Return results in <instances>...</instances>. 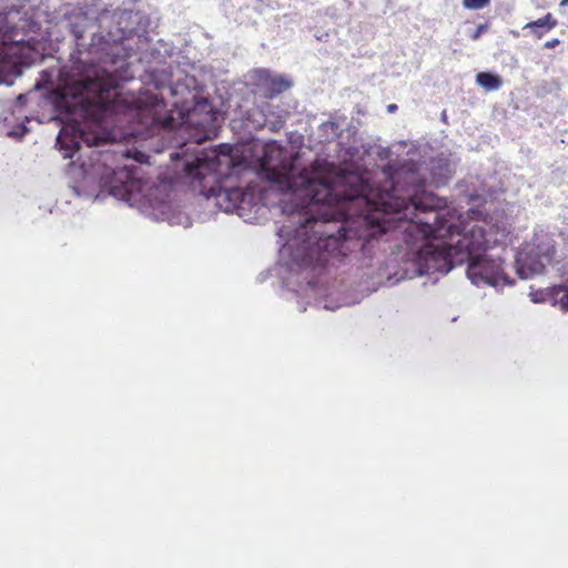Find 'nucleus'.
Masks as SVG:
<instances>
[{
    "mask_svg": "<svg viewBox=\"0 0 568 568\" xmlns=\"http://www.w3.org/2000/svg\"><path fill=\"white\" fill-rule=\"evenodd\" d=\"M560 4H561V6H566V4H568V0H562Z\"/></svg>",
    "mask_w": 568,
    "mask_h": 568,
    "instance_id": "28",
    "label": "nucleus"
},
{
    "mask_svg": "<svg viewBox=\"0 0 568 568\" xmlns=\"http://www.w3.org/2000/svg\"><path fill=\"white\" fill-rule=\"evenodd\" d=\"M71 31L77 40L78 47H84L85 43L82 42L83 40V29L81 28V23L79 22H70Z\"/></svg>",
    "mask_w": 568,
    "mask_h": 568,
    "instance_id": "16",
    "label": "nucleus"
},
{
    "mask_svg": "<svg viewBox=\"0 0 568 568\" xmlns=\"http://www.w3.org/2000/svg\"><path fill=\"white\" fill-rule=\"evenodd\" d=\"M559 43H560L559 39H556V38H555V39H551V40L547 41V42L545 43V48H547V49H554V48H555V47H557Z\"/></svg>",
    "mask_w": 568,
    "mask_h": 568,
    "instance_id": "19",
    "label": "nucleus"
},
{
    "mask_svg": "<svg viewBox=\"0 0 568 568\" xmlns=\"http://www.w3.org/2000/svg\"><path fill=\"white\" fill-rule=\"evenodd\" d=\"M109 43H114L113 41L109 40V32L106 33V36L102 33H93L90 43V51L103 50L104 45Z\"/></svg>",
    "mask_w": 568,
    "mask_h": 568,
    "instance_id": "15",
    "label": "nucleus"
},
{
    "mask_svg": "<svg viewBox=\"0 0 568 568\" xmlns=\"http://www.w3.org/2000/svg\"><path fill=\"white\" fill-rule=\"evenodd\" d=\"M27 102V94L21 93L17 97V103L24 104Z\"/></svg>",
    "mask_w": 568,
    "mask_h": 568,
    "instance_id": "21",
    "label": "nucleus"
},
{
    "mask_svg": "<svg viewBox=\"0 0 568 568\" xmlns=\"http://www.w3.org/2000/svg\"><path fill=\"white\" fill-rule=\"evenodd\" d=\"M468 213L471 219H476L477 215H479V212L477 210H469Z\"/></svg>",
    "mask_w": 568,
    "mask_h": 568,
    "instance_id": "22",
    "label": "nucleus"
},
{
    "mask_svg": "<svg viewBox=\"0 0 568 568\" xmlns=\"http://www.w3.org/2000/svg\"><path fill=\"white\" fill-rule=\"evenodd\" d=\"M557 26V20L552 17L551 13H547L542 18H539L535 21L528 22L524 26L523 30H530L538 39L542 38L544 31L551 30Z\"/></svg>",
    "mask_w": 568,
    "mask_h": 568,
    "instance_id": "11",
    "label": "nucleus"
},
{
    "mask_svg": "<svg viewBox=\"0 0 568 568\" xmlns=\"http://www.w3.org/2000/svg\"><path fill=\"white\" fill-rule=\"evenodd\" d=\"M276 266L261 273L264 281L268 273L274 272L283 285L305 304L322 306L334 311L351 302L339 297V291L329 283L334 268L342 264H352L357 270H368L373 266V251H277ZM300 303V301H297Z\"/></svg>",
    "mask_w": 568,
    "mask_h": 568,
    "instance_id": "3",
    "label": "nucleus"
},
{
    "mask_svg": "<svg viewBox=\"0 0 568 568\" xmlns=\"http://www.w3.org/2000/svg\"><path fill=\"white\" fill-rule=\"evenodd\" d=\"M476 83L487 91H495L501 87V79L491 72H479L476 75Z\"/></svg>",
    "mask_w": 568,
    "mask_h": 568,
    "instance_id": "13",
    "label": "nucleus"
},
{
    "mask_svg": "<svg viewBox=\"0 0 568 568\" xmlns=\"http://www.w3.org/2000/svg\"><path fill=\"white\" fill-rule=\"evenodd\" d=\"M108 19L109 14L106 12H103L98 17L97 20L100 28L104 27ZM110 19L111 26L109 27V40L118 43L139 32L143 17L139 11L119 9L112 13Z\"/></svg>",
    "mask_w": 568,
    "mask_h": 568,
    "instance_id": "7",
    "label": "nucleus"
},
{
    "mask_svg": "<svg viewBox=\"0 0 568 568\" xmlns=\"http://www.w3.org/2000/svg\"><path fill=\"white\" fill-rule=\"evenodd\" d=\"M261 113L265 118L264 125L267 126L270 131L277 132L283 128L285 116L282 110L274 112L272 105L270 103H265L261 106Z\"/></svg>",
    "mask_w": 568,
    "mask_h": 568,
    "instance_id": "10",
    "label": "nucleus"
},
{
    "mask_svg": "<svg viewBox=\"0 0 568 568\" xmlns=\"http://www.w3.org/2000/svg\"><path fill=\"white\" fill-rule=\"evenodd\" d=\"M464 261L466 275L476 286L514 285V280L504 272L503 260L488 255L487 251H392L386 263L379 265L376 277H385V284L394 286L433 272L447 274Z\"/></svg>",
    "mask_w": 568,
    "mask_h": 568,
    "instance_id": "5",
    "label": "nucleus"
},
{
    "mask_svg": "<svg viewBox=\"0 0 568 568\" xmlns=\"http://www.w3.org/2000/svg\"><path fill=\"white\" fill-rule=\"evenodd\" d=\"M490 0H463V6L469 10H479L487 7Z\"/></svg>",
    "mask_w": 568,
    "mask_h": 568,
    "instance_id": "17",
    "label": "nucleus"
},
{
    "mask_svg": "<svg viewBox=\"0 0 568 568\" xmlns=\"http://www.w3.org/2000/svg\"><path fill=\"white\" fill-rule=\"evenodd\" d=\"M479 233H480V237H484V233L481 230H479Z\"/></svg>",
    "mask_w": 568,
    "mask_h": 568,
    "instance_id": "30",
    "label": "nucleus"
},
{
    "mask_svg": "<svg viewBox=\"0 0 568 568\" xmlns=\"http://www.w3.org/2000/svg\"><path fill=\"white\" fill-rule=\"evenodd\" d=\"M256 173L294 201L292 221L277 230L284 241L280 248H338L342 240L367 241L390 230H400L412 248H487L479 240L432 245L435 239L465 227L445 199L422 186L404 196L363 184L358 191L342 195L328 180V162L315 159L302 165L297 158H286L282 148L270 145L262 150Z\"/></svg>",
    "mask_w": 568,
    "mask_h": 568,
    "instance_id": "1",
    "label": "nucleus"
},
{
    "mask_svg": "<svg viewBox=\"0 0 568 568\" xmlns=\"http://www.w3.org/2000/svg\"><path fill=\"white\" fill-rule=\"evenodd\" d=\"M196 106L205 109V108L209 106V103H207V101L205 99L201 98V99L197 100Z\"/></svg>",
    "mask_w": 568,
    "mask_h": 568,
    "instance_id": "20",
    "label": "nucleus"
},
{
    "mask_svg": "<svg viewBox=\"0 0 568 568\" xmlns=\"http://www.w3.org/2000/svg\"><path fill=\"white\" fill-rule=\"evenodd\" d=\"M487 31V24H479L475 32L471 34L473 40H478L480 36Z\"/></svg>",
    "mask_w": 568,
    "mask_h": 568,
    "instance_id": "18",
    "label": "nucleus"
},
{
    "mask_svg": "<svg viewBox=\"0 0 568 568\" xmlns=\"http://www.w3.org/2000/svg\"><path fill=\"white\" fill-rule=\"evenodd\" d=\"M256 75L263 94L267 99H274L291 87V83L282 75H274L267 70H258Z\"/></svg>",
    "mask_w": 568,
    "mask_h": 568,
    "instance_id": "9",
    "label": "nucleus"
},
{
    "mask_svg": "<svg viewBox=\"0 0 568 568\" xmlns=\"http://www.w3.org/2000/svg\"><path fill=\"white\" fill-rule=\"evenodd\" d=\"M150 103L152 110L144 116L141 103L119 92L112 75L97 68L73 80L60 99V106L73 120L100 123L128 115L131 120L141 121L145 135L155 133L160 118L154 113L165 106L158 97H153Z\"/></svg>",
    "mask_w": 568,
    "mask_h": 568,
    "instance_id": "4",
    "label": "nucleus"
},
{
    "mask_svg": "<svg viewBox=\"0 0 568 568\" xmlns=\"http://www.w3.org/2000/svg\"><path fill=\"white\" fill-rule=\"evenodd\" d=\"M394 248L399 250V248H402V246L399 244H397V245H395Z\"/></svg>",
    "mask_w": 568,
    "mask_h": 568,
    "instance_id": "29",
    "label": "nucleus"
},
{
    "mask_svg": "<svg viewBox=\"0 0 568 568\" xmlns=\"http://www.w3.org/2000/svg\"><path fill=\"white\" fill-rule=\"evenodd\" d=\"M79 19H81L82 21H87L88 20V13L81 11Z\"/></svg>",
    "mask_w": 568,
    "mask_h": 568,
    "instance_id": "23",
    "label": "nucleus"
},
{
    "mask_svg": "<svg viewBox=\"0 0 568 568\" xmlns=\"http://www.w3.org/2000/svg\"><path fill=\"white\" fill-rule=\"evenodd\" d=\"M550 251H516L515 265L516 273L521 280H528L534 275L541 274L545 270L546 262L551 256Z\"/></svg>",
    "mask_w": 568,
    "mask_h": 568,
    "instance_id": "8",
    "label": "nucleus"
},
{
    "mask_svg": "<svg viewBox=\"0 0 568 568\" xmlns=\"http://www.w3.org/2000/svg\"><path fill=\"white\" fill-rule=\"evenodd\" d=\"M395 110H397V105L396 104H389L387 106V111L390 112V113L394 112Z\"/></svg>",
    "mask_w": 568,
    "mask_h": 568,
    "instance_id": "24",
    "label": "nucleus"
},
{
    "mask_svg": "<svg viewBox=\"0 0 568 568\" xmlns=\"http://www.w3.org/2000/svg\"><path fill=\"white\" fill-rule=\"evenodd\" d=\"M250 168V161L236 155L230 145L187 155L176 164L174 175L159 176L148 186L143 194L142 213L154 221L189 227L191 219L181 210L178 201V184L187 183L194 192L214 200V205L221 211L235 212L247 221L250 217L245 211L252 204L253 195L245 193L242 187L225 185L224 180L239 178Z\"/></svg>",
    "mask_w": 568,
    "mask_h": 568,
    "instance_id": "2",
    "label": "nucleus"
},
{
    "mask_svg": "<svg viewBox=\"0 0 568 568\" xmlns=\"http://www.w3.org/2000/svg\"><path fill=\"white\" fill-rule=\"evenodd\" d=\"M169 90L172 94H176V89L172 88L171 85L169 87Z\"/></svg>",
    "mask_w": 568,
    "mask_h": 568,
    "instance_id": "27",
    "label": "nucleus"
},
{
    "mask_svg": "<svg viewBox=\"0 0 568 568\" xmlns=\"http://www.w3.org/2000/svg\"><path fill=\"white\" fill-rule=\"evenodd\" d=\"M104 140L105 136L101 133L88 134L81 132L79 135H70L60 132L55 139V146L64 159L72 160L67 172L75 183L73 191L78 195L87 186H98L100 193L95 195L97 200L106 193L120 201L129 202L143 189L142 181L138 176L134 166L124 165L112 169L104 163L87 165L82 161V142L88 148H92L102 144Z\"/></svg>",
    "mask_w": 568,
    "mask_h": 568,
    "instance_id": "6",
    "label": "nucleus"
},
{
    "mask_svg": "<svg viewBox=\"0 0 568 568\" xmlns=\"http://www.w3.org/2000/svg\"><path fill=\"white\" fill-rule=\"evenodd\" d=\"M545 300H546V297H544L542 300H538V298H536V297H532V298H531V301H532L534 303H538V302H540V301H545Z\"/></svg>",
    "mask_w": 568,
    "mask_h": 568,
    "instance_id": "26",
    "label": "nucleus"
},
{
    "mask_svg": "<svg viewBox=\"0 0 568 568\" xmlns=\"http://www.w3.org/2000/svg\"><path fill=\"white\" fill-rule=\"evenodd\" d=\"M321 138L326 141L333 140L341 135L342 130L339 125L334 121H326L320 125Z\"/></svg>",
    "mask_w": 568,
    "mask_h": 568,
    "instance_id": "14",
    "label": "nucleus"
},
{
    "mask_svg": "<svg viewBox=\"0 0 568 568\" xmlns=\"http://www.w3.org/2000/svg\"><path fill=\"white\" fill-rule=\"evenodd\" d=\"M389 151L388 150H384L382 153H381V156L382 158H386L388 155Z\"/></svg>",
    "mask_w": 568,
    "mask_h": 568,
    "instance_id": "25",
    "label": "nucleus"
},
{
    "mask_svg": "<svg viewBox=\"0 0 568 568\" xmlns=\"http://www.w3.org/2000/svg\"><path fill=\"white\" fill-rule=\"evenodd\" d=\"M546 295L554 305L559 304L564 310L568 311V282L548 288Z\"/></svg>",
    "mask_w": 568,
    "mask_h": 568,
    "instance_id": "12",
    "label": "nucleus"
}]
</instances>
